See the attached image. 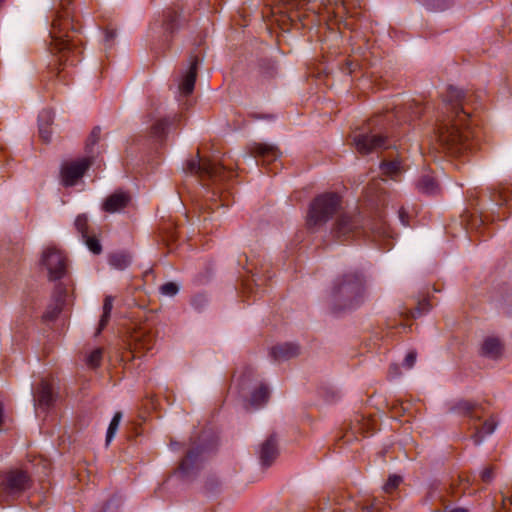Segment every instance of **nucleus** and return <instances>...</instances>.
Segmentation results:
<instances>
[{
	"mask_svg": "<svg viewBox=\"0 0 512 512\" xmlns=\"http://www.w3.org/2000/svg\"><path fill=\"white\" fill-rule=\"evenodd\" d=\"M471 96L450 86L444 95V106L437 120L435 137L439 148L451 156H459L471 150L473 131L470 112L466 106Z\"/></svg>",
	"mask_w": 512,
	"mask_h": 512,
	"instance_id": "nucleus-1",
	"label": "nucleus"
},
{
	"mask_svg": "<svg viewBox=\"0 0 512 512\" xmlns=\"http://www.w3.org/2000/svg\"><path fill=\"white\" fill-rule=\"evenodd\" d=\"M62 9L57 12L50 29V52L57 57L58 65L78 62L81 54V39L78 36L79 29L74 24L73 11L62 4Z\"/></svg>",
	"mask_w": 512,
	"mask_h": 512,
	"instance_id": "nucleus-2",
	"label": "nucleus"
},
{
	"mask_svg": "<svg viewBox=\"0 0 512 512\" xmlns=\"http://www.w3.org/2000/svg\"><path fill=\"white\" fill-rule=\"evenodd\" d=\"M365 290V278L358 271L337 277L329 297L331 312L339 314L357 308L364 300Z\"/></svg>",
	"mask_w": 512,
	"mask_h": 512,
	"instance_id": "nucleus-3",
	"label": "nucleus"
},
{
	"mask_svg": "<svg viewBox=\"0 0 512 512\" xmlns=\"http://www.w3.org/2000/svg\"><path fill=\"white\" fill-rule=\"evenodd\" d=\"M187 171L199 177L203 186L210 183L214 186L212 196H218L222 206L229 205V193L222 189L233 176L232 168L222 163H217L207 158H200L199 153L197 159H192L187 163Z\"/></svg>",
	"mask_w": 512,
	"mask_h": 512,
	"instance_id": "nucleus-4",
	"label": "nucleus"
},
{
	"mask_svg": "<svg viewBox=\"0 0 512 512\" xmlns=\"http://www.w3.org/2000/svg\"><path fill=\"white\" fill-rule=\"evenodd\" d=\"M366 229L369 230L374 240L389 236L388 225L382 217L364 226L361 223L360 216H351L349 214H341L337 218L332 229V234L337 239H348L351 236L359 234L360 230H364L365 233H367Z\"/></svg>",
	"mask_w": 512,
	"mask_h": 512,
	"instance_id": "nucleus-5",
	"label": "nucleus"
},
{
	"mask_svg": "<svg viewBox=\"0 0 512 512\" xmlns=\"http://www.w3.org/2000/svg\"><path fill=\"white\" fill-rule=\"evenodd\" d=\"M29 473L20 468L0 471V502H8L21 496L32 487Z\"/></svg>",
	"mask_w": 512,
	"mask_h": 512,
	"instance_id": "nucleus-6",
	"label": "nucleus"
},
{
	"mask_svg": "<svg viewBox=\"0 0 512 512\" xmlns=\"http://www.w3.org/2000/svg\"><path fill=\"white\" fill-rule=\"evenodd\" d=\"M341 208V198L338 194L328 192L318 195L310 203L307 215L309 228L326 224Z\"/></svg>",
	"mask_w": 512,
	"mask_h": 512,
	"instance_id": "nucleus-7",
	"label": "nucleus"
},
{
	"mask_svg": "<svg viewBox=\"0 0 512 512\" xmlns=\"http://www.w3.org/2000/svg\"><path fill=\"white\" fill-rule=\"evenodd\" d=\"M371 123L367 128L353 136V144L360 154H369L379 149L390 147L388 136L380 129L371 128Z\"/></svg>",
	"mask_w": 512,
	"mask_h": 512,
	"instance_id": "nucleus-8",
	"label": "nucleus"
},
{
	"mask_svg": "<svg viewBox=\"0 0 512 512\" xmlns=\"http://www.w3.org/2000/svg\"><path fill=\"white\" fill-rule=\"evenodd\" d=\"M40 262L47 270L50 280H59L67 273V256L55 245H49L43 250Z\"/></svg>",
	"mask_w": 512,
	"mask_h": 512,
	"instance_id": "nucleus-9",
	"label": "nucleus"
},
{
	"mask_svg": "<svg viewBox=\"0 0 512 512\" xmlns=\"http://www.w3.org/2000/svg\"><path fill=\"white\" fill-rule=\"evenodd\" d=\"M155 341V334L152 328L142 326L135 329L130 334L128 342L133 358L140 357V355L151 350L155 345Z\"/></svg>",
	"mask_w": 512,
	"mask_h": 512,
	"instance_id": "nucleus-10",
	"label": "nucleus"
},
{
	"mask_svg": "<svg viewBox=\"0 0 512 512\" xmlns=\"http://www.w3.org/2000/svg\"><path fill=\"white\" fill-rule=\"evenodd\" d=\"M206 449L201 445L193 444L180 462L178 471L184 476H189L199 469L205 459Z\"/></svg>",
	"mask_w": 512,
	"mask_h": 512,
	"instance_id": "nucleus-11",
	"label": "nucleus"
},
{
	"mask_svg": "<svg viewBox=\"0 0 512 512\" xmlns=\"http://www.w3.org/2000/svg\"><path fill=\"white\" fill-rule=\"evenodd\" d=\"M92 161L90 158H83L78 161L66 163L62 166L61 176L65 186H73L85 171L90 167Z\"/></svg>",
	"mask_w": 512,
	"mask_h": 512,
	"instance_id": "nucleus-12",
	"label": "nucleus"
},
{
	"mask_svg": "<svg viewBox=\"0 0 512 512\" xmlns=\"http://www.w3.org/2000/svg\"><path fill=\"white\" fill-rule=\"evenodd\" d=\"M56 399L57 393L54 391L52 383L42 379L33 394L35 405L45 410L53 406Z\"/></svg>",
	"mask_w": 512,
	"mask_h": 512,
	"instance_id": "nucleus-13",
	"label": "nucleus"
},
{
	"mask_svg": "<svg viewBox=\"0 0 512 512\" xmlns=\"http://www.w3.org/2000/svg\"><path fill=\"white\" fill-rule=\"evenodd\" d=\"M181 116L174 114L173 116L163 117L157 119L150 127L149 135L151 138L157 141H164L168 130L171 126L179 122Z\"/></svg>",
	"mask_w": 512,
	"mask_h": 512,
	"instance_id": "nucleus-14",
	"label": "nucleus"
},
{
	"mask_svg": "<svg viewBox=\"0 0 512 512\" xmlns=\"http://www.w3.org/2000/svg\"><path fill=\"white\" fill-rule=\"evenodd\" d=\"M278 444L274 434L270 435L259 448V459L263 467H269L278 456Z\"/></svg>",
	"mask_w": 512,
	"mask_h": 512,
	"instance_id": "nucleus-15",
	"label": "nucleus"
},
{
	"mask_svg": "<svg viewBox=\"0 0 512 512\" xmlns=\"http://www.w3.org/2000/svg\"><path fill=\"white\" fill-rule=\"evenodd\" d=\"M131 201L129 193L118 190L109 195L102 205V209L108 213H116L126 208Z\"/></svg>",
	"mask_w": 512,
	"mask_h": 512,
	"instance_id": "nucleus-16",
	"label": "nucleus"
},
{
	"mask_svg": "<svg viewBox=\"0 0 512 512\" xmlns=\"http://www.w3.org/2000/svg\"><path fill=\"white\" fill-rule=\"evenodd\" d=\"M198 63H199V59L197 56L190 57L189 69L182 76V79L179 83V91L184 96H188L194 90L195 82H196V78H197Z\"/></svg>",
	"mask_w": 512,
	"mask_h": 512,
	"instance_id": "nucleus-17",
	"label": "nucleus"
},
{
	"mask_svg": "<svg viewBox=\"0 0 512 512\" xmlns=\"http://www.w3.org/2000/svg\"><path fill=\"white\" fill-rule=\"evenodd\" d=\"M253 157L261 161L262 165L270 164L280 156L279 150L275 146L263 143H256L250 148Z\"/></svg>",
	"mask_w": 512,
	"mask_h": 512,
	"instance_id": "nucleus-18",
	"label": "nucleus"
},
{
	"mask_svg": "<svg viewBox=\"0 0 512 512\" xmlns=\"http://www.w3.org/2000/svg\"><path fill=\"white\" fill-rule=\"evenodd\" d=\"M300 354V347L295 343H283L271 348L270 355L275 361H286Z\"/></svg>",
	"mask_w": 512,
	"mask_h": 512,
	"instance_id": "nucleus-19",
	"label": "nucleus"
},
{
	"mask_svg": "<svg viewBox=\"0 0 512 512\" xmlns=\"http://www.w3.org/2000/svg\"><path fill=\"white\" fill-rule=\"evenodd\" d=\"M502 351L503 345L500 339L497 337L486 338L481 347L482 355L492 359L499 358L502 354Z\"/></svg>",
	"mask_w": 512,
	"mask_h": 512,
	"instance_id": "nucleus-20",
	"label": "nucleus"
},
{
	"mask_svg": "<svg viewBox=\"0 0 512 512\" xmlns=\"http://www.w3.org/2000/svg\"><path fill=\"white\" fill-rule=\"evenodd\" d=\"M52 122L53 113L49 110H43L39 115V136L45 143L51 140L52 132L50 125Z\"/></svg>",
	"mask_w": 512,
	"mask_h": 512,
	"instance_id": "nucleus-21",
	"label": "nucleus"
},
{
	"mask_svg": "<svg viewBox=\"0 0 512 512\" xmlns=\"http://www.w3.org/2000/svg\"><path fill=\"white\" fill-rule=\"evenodd\" d=\"M180 13L175 8H167L164 11V19L161 26L165 32L172 34L179 27Z\"/></svg>",
	"mask_w": 512,
	"mask_h": 512,
	"instance_id": "nucleus-22",
	"label": "nucleus"
},
{
	"mask_svg": "<svg viewBox=\"0 0 512 512\" xmlns=\"http://www.w3.org/2000/svg\"><path fill=\"white\" fill-rule=\"evenodd\" d=\"M455 410L473 419H480L483 414V408L481 405H477L467 400L458 402L455 406Z\"/></svg>",
	"mask_w": 512,
	"mask_h": 512,
	"instance_id": "nucleus-23",
	"label": "nucleus"
},
{
	"mask_svg": "<svg viewBox=\"0 0 512 512\" xmlns=\"http://www.w3.org/2000/svg\"><path fill=\"white\" fill-rule=\"evenodd\" d=\"M269 396L270 393L268 387L264 384H260L251 393L249 403L252 407L259 408L268 402Z\"/></svg>",
	"mask_w": 512,
	"mask_h": 512,
	"instance_id": "nucleus-24",
	"label": "nucleus"
},
{
	"mask_svg": "<svg viewBox=\"0 0 512 512\" xmlns=\"http://www.w3.org/2000/svg\"><path fill=\"white\" fill-rule=\"evenodd\" d=\"M417 189L423 194L433 195L437 193L438 185L433 176L424 174L417 182Z\"/></svg>",
	"mask_w": 512,
	"mask_h": 512,
	"instance_id": "nucleus-25",
	"label": "nucleus"
},
{
	"mask_svg": "<svg viewBox=\"0 0 512 512\" xmlns=\"http://www.w3.org/2000/svg\"><path fill=\"white\" fill-rule=\"evenodd\" d=\"M496 426V421L493 418H489L482 424L481 427H476V432L473 435L474 444L479 445L485 436L494 432Z\"/></svg>",
	"mask_w": 512,
	"mask_h": 512,
	"instance_id": "nucleus-26",
	"label": "nucleus"
},
{
	"mask_svg": "<svg viewBox=\"0 0 512 512\" xmlns=\"http://www.w3.org/2000/svg\"><path fill=\"white\" fill-rule=\"evenodd\" d=\"M113 301H114V298L110 295H108L104 298L103 313H102V316L99 321L96 335H99L102 332V330L107 326V324L110 320L111 311L113 309Z\"/></svg>",
	"mask_w": 512,
	"mask_h": 512,
	"instance_id": "nucleus-27",
	"label": "nucleus"
},
{
	"mask_svg": "<svg viewBox=\"0 0 512 512\" xmlns=\"http://www.w3.org/2000/svg\"><path fill=\"white\" fill-rule=\"evenodd\" d=\"M131 263V256L125 252L112 253L109 256V264L119 270H124Z\"/></svg>",
	"mask_w": 512,
	"mask_h": 512,
	"instance_id": "nucleus-28",
	"label": "nucleus"
},
{
	"mask_svg": "<svg viewBox=\"0 0 512 512\" xmlns=\"http://www.w3.org/2000/svg\"><path fill=\"white\" fill-rule=\"evenodd\" d=\"M380 168L383 174L388 175L390 177L396 176L402 170L401 162L398 159H394L391 161H383L381 163Z\"/></svg>",
	"mask_w": 512,
	"mask_h": 512,
	"instance_id": "nucleus-29",
	"label": "nucleus"
},
{
	"mask_svg": "<svg viewBox=\"0 0 512 512\" xmlns=\"http://www.w3.org/2000/svg\"><path fill=\"white\" fill-rule=\"evenodd\" d=\"M74 226L77 232L81 235V238L87 237L89 234L88 217L86 214H80L76 217Z\"/></svg>",
	"mask_w": 512,
	"mask_h": 512,
	"instance_id": "nucleus-30",
	"label": "nucleus"
},
{
	"mask_svg": "<svg viewBox=\"0 0 512 512\" xmlns=\"http://www.w3.org/2000/svg\"><path fill=\"white\" fill-rule=\"evenodd\" d=\"M121 418H122V413L121 412H116L109 424V427H108V430H107V434H106V443L109 444L112 440V438L114 437L116 431L118 430V427H119V424H120V421H121Z\"/></svg>",
	"mask_w": 512,
	"mask_h": 512,
	"instance_id": "nucleus-31",
	"label": "nucleus"
},
{
	"mask_svg": "<svg viewBox=\"0 0 512 512\" xmlns=\"http://www.w3.org/2000/svg\"><path fill=\"white\" fill-rule=\"evenodd\" d=\"M103 358V349L96 348L88 355L86 363L91 368H98Z\"/></svg>",
	"mask_w": 512,
	"mask_h": 512,
	"instance_id": "nucleus-32",
	"label": "nucleus"
},
{
	"mask_svg": "<svg viewBox=\"0 0 512 512\" xmlns=\"http://www.w3.org/2000/svg\"><path fill=\"white\" fill-rule=\"evenodd\" d=\"M371 421L369 419H365L364 417H356L355 423H353L352 429L353 433H367L370 430Z\"/></svg>",
	"mask_w": 512,
	"mask_h": 512,
	"instance_id": "nucleus-33",
	"label": "nucleus"
},
{
	"mask_svg": "<svg viewBox=\"0 0 512 512\" xmlns=\"http://www.w3.org/2000/svg\"><path fill=\"white\" fill-rule=\"evenodd\" d=\"M82 240L84 241L87 248L94 254H100L102 252V245L95 236L87 235V237H83Z\"/></svg>",
	"mask_w": 512,
	"mask_h": 512,
	"instance_id": "nucleus-34",
	"label": "nucleus"
},
{
	"mask_svg": "<svg viewBox=\"0 0 512 512\" xmlns=\"http://www.w3.org/2000/svg\"><path fill=\"white\" fill-rule=\"evenodd\" d=\"M402 483V477L399 475H390L386 483L383 486V490L386 494H392Z\"/></svg>",
	"mask_w": 512,
	"mask_h": 512,
	"instance_id": "nucleus-35",
	"label": "nucleus"
},
{
	"mask_svg": "<svg viewBox=\"0 0 512 512\" xmlns=\"http://www.w3.org/2000/svg\"><path fill=\"white\" fill-rule=\"evenodd\" d=\"M100 136H101V128L99 126H95L92 129V131L86 141V151L88 153L92 152V148L99 142Z\"/></svg>",
	"mask_w": 512,
	"mask_h": 512,
	"instance_id": "nucleus-36",
	"label": "nucleus"
},
{
	"mask_svg": "<svg viewBox=\"0 0 512 512\" xmlns=\"http://www.w3.org/2000/svg\"><path fill=\"white\" fill-rule=\"evenodd\" d=\"M159 290L162 295H165L168 297H173L178 293L179 287L174 282H167V283L161 285Z\"/></svg>",
	"mask_w": 512,
	"mask_h": 512,
	"instance_id": "nucleus-37",
	"label": "nucleus"
},
{
	"mask_svg": "<svg viewBox=\"0 0 512 512\" xmlns=\"http://www.w3.org/2000/svg\"><path fill=\"white\" fill-rule=\"evenodd\" d=\"M439 490V484L438 483H432L429 485L427 494L425 496V502L432 500L434 498H439L441 501H443V496L438 493Z\"/></svg>",
	"mask_w": 512,
	"mask_h": 512,
	"instance_id": "nucleus-38",
	"label": "nucleus"
},
{
	"mask_svg": "<svg viewBox=\"0 0 512 512\" xmlns=\"http://www.w3.org/2000/svg\"><path fill=\"white\" fill-rule=\"evenodd\" d=\"M207 302V297L205 295L199 294L192 298L191 304L196 310L200 311L206 306Z\"/></svg>",
	"mask_w": 512,
	"mask_h": 512,
	"instance_id": "nucleus-39",
	"label": "nucleus"
},
{
	"mask_svg": "<svg viewBox=\"0 0 512 512\" xmlns=\"http://www.w3.org/2000/svg\"><path fill=\"white\" fill-rule=\"evenodd\" d=\"M430 309L429 303L427 301H422L418 304L417 308H415L413 311H411V317L417 318L422 313L427 312Z\"/></svg>",
	"mask_w": 512,
	"mask_h": 512,
	"instance_id": "nucleus-40",
	"label": "nucleus"
},
{
	"mask_svg": "<svg viewBox=\"0 0 512 512\" xmlns=\"http://www.w3.org/2000/svg\"><path fill=\"white\" fill-rule=\"evenodd\" d=\"M60 311L61 307L59 305H55L44 313L43 318L46 321L54 320L59 315Z\"/></svg>",
	"mask_w": 512,
	"mask_h": 512,
	"instance_id": "nucleus-41",
	"label": "nucleus"
},
{
	"mask_svg": "<svg viewBox=\"0 0 512 512\" xmlns=\"http://www.w3.org/2000/svg\"><path fill=\"white\" fill-rule=\"evenodd\" d=\"M416 358H417V353L416 351L412 350V351H409L403 361V365L410 369L414 366L415 362H416Z\"/></svg>",
	"mask_w": 512,
	"mask_h": 512,
	"instance_id": "nucleus-42",
	"label": "nucleus"
},
{
	"mask_svg": "<svg viewBox=\"0 0 512 512\" xmlns=\"http://www.w3.org/2000/svg\"><path fill=\"white\" fill-rule=\"evenodd\" d=\"M494 477L492 467H486L481 473V480L485 483H490Z\"/></svg>",
	"mask_w": 512,
	"mask_h": 512,
	"instance_id": "nucleus-43",
	"label": "nucleus"
},
{
	"mask_svg": "<svg viewBox=\"0 0 512 512\" xmlns=\"http://www.w3.org/2000/svg\"><path fill=\"white\" fill-rule=\"evenodd\" d=\"M358 64L354 61L347 60L345 64L341 67V70L346 74H352L357 68Z\"/></svg>",
	"mask_w": 512,
	"mask_h": 512,
	"instance_id": "nucleus-44",
	"label": "nucleus"
},
{
	"mask_svg": "<svg viewBox=\"0 0 512 512\" xmlns=\"http://www.w3.org/2000/svg\"><path fill=\"white\" fill-rule=\"evenodd\" d=\"M384 182V179H378V180H374L371 184H369V186L367 187L366 189V194H368L369 196L371 195L372 191H375V194L377 193V191L380 189V185L381 183Z\"/></svg>",
	"mask_w": 512,
	"mask_h": 512,
	"instance_id": "nucleus-45",
	"label": "nucleus"
},
{
	"mask_svg": "<svg viewBox=\"0 0 512 512\" xmlns=\"http://www.w3.org/2000/svg\"><path fill=\"white\" fill-rule=\"evenodd\" d=\"M491 199L496 203V205H503L507 202V198L502 195L501 191L494 192L491 195Z\"/></svg>",
	"mask_w": 512,
	"mask_h": 512,
	"instance_id": "nucleus-46",
	"label": "nucleus"
},
{
	"mask_svg": "<svg viewBox=\"0 0 512 512\" xmlns=\"http://www.w3.org/2000/svg\"><path fill=\"white\" fill-rule=\"evenodd\" d=\"M379 507L375 504L363 505L360 509V512H379Z\"/></svg>",
	"mask_w": 512,
	"mask_h": 512,
	"instance_id": "nucleus-47",
	"label": "nucleus"
},
{
	"mask_svg": "<svg viewBox=\"0 0 512 512\" xmlns=\"http://www.w3.org/2000/svg\"><path fill=\"white\" fill-rule=\"evenodd\" d=\"M400 374L399 367L397 364H392L389 368V375L391 377H396Z\"/></svg>",
	"mask_w": 512,
	"mask_h": 512,
	"instance_id": "nucleus-48",
	"label": "nucleus"
},
{
	"mask_svg": "<svg viewBox=\"0 0 512 512\" xmlns=\"http://www.w3.org/2000/svg\"><path fill=\"white\" fill-rule=\"evenodd\" d=\"M116 37V33L113 30H107L105 32V41L110 42Z\"/></svg>",
	"mask_w": 512,
	"mask_h": 512,
	"instance_id": "nucleus-49",
	"label": "nucleus"
},
{
	"mask_svg": "<svg viewBox=\"0 0 512 512\" xmlns=\"http://www.w3.org/2000/svg\"><path fill=\"white\" fill-rule=\"evenodd\" d=\"M243 291L246 293L248 291H251V283H250V280H247L244 284H243Z\"/></svg>",
	"mask_w": 512,
	"mask_h": 512,
	"instance_id": "nucleus-50",
	"label": "nucleus"
},
{
	"mask_svg": "<svg viewBox=\"0 0 512 512\" xmlns=\"http://www.w3.org/2000/svg\"><path fill=\"white\" fill-rule=\"evenodd\" d=\"M448 512H468V510L466 508H463V507H457V508H454Z\"/></svg>",
	"mask_w": 512,
	"mask_h": 512,
	"instance_id": "nucleus-51",
	"label": "nucleus"
},
{
	"mask_svg": "<svg viewBox=\"0 0 512 512\" xmlns=\"http://www.w3.org/2000/svg\"><path fill=\"white\" fill-rule=\"evenodd\" d=\"M399 217H400L401 222H402L404 225H406V224H407V222H406V220H405V213H404V211H401V212H400Z\"/></svg>",
	"mask_w": 512,
	"mask_h": 512,
	"instance_id": "nucleus-52",
	"label": "nucleus"
},
{
	"mask_svg": "<svg viewBox=\"0 0 512 512\" xmlns=\"http://www.w3.org/2000/svg\"><path fill=\"white\" fill-rule=\"evenodd\" d=\"M53 71H55L57 77L62 78V70L59 67L54 68Z\"/></svg>",
	"mask_w": 512,
	"mask_h": 512,
	"instance_id": "nucleus-53",
	"label": "nucleus"
},
{
	"mask_svg": "<svg viewBox=\"0 0 512 512\" xmlns=\"http://www.w3.org/2000/svg\"><path fill=\"white\" fill-rule=\"evenodd\" d=\"M251 117H252L253 119H258V118H260V117H259L258 115H256V114H251Z\"/></svg>",
	"mask_w": 512,
	"mask_h": 512,
	"instance_id": "nucleus-54",
	"label": "nucleus"
},
{
	"mask_svg": "<svg viewBox=\"0 0 512 512\" xmlns=\"http://www.w3.org/2000/svg\"><path fill=\"white\" fill-rule=\"evenodd\" d=\"M374 192H375V191H372V193H371V195H370V201H373V198H372V197H373V195H374ZM367 196L369 197V195H368V194H367Z\"/></svg>",
	"mask_w": 512,
	"mask_h": 512,
	"instance_id": "nucleus-55",
	"label": "nucleus"
}]
</instances>
